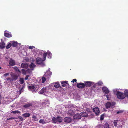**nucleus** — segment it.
<instances>
[{"label":"nucleus","mask_w":128,"mask_h":128,"mask_svg":"<svg viewBox=\"0 0 128 128\" xmlns=\"http://www.w3.org/2000/svg\"><path fill=\"white\" fill-rule=\"evenodd\" d=\"M113 91L114 93L116 95L118 99L123 100L125 97V96L123 93L118 91L117 89H114Z\"/></svg>","instance_id":"f257e3e1"},{"label":"nucleus","mask_w":128,"mask_h":128,"mask_svg":"<svg viewBox=\"0 0 128 128\" xmlns=\"http://www.w3.org/2000/svg\"><path fill=\"white\" fill-rule=\"evenodd\" d=\"M112 122H113L114 125L115 126L118 127L119 128H121L122 127V122L120 120H113Z\"/></svg>","instance_id":"f03ea898"},{"label":"nucleus","mask_w":128,"mask_h":128,"mask_svg":"<svg viewBox=\"0 0 128 128\" xmlns=\"http://www.w3.org/2000/svg\"><path fill=\"white\" fill-rule=\"evenodd\" d=\"M62 119L60 116H58L56 118L54 117L52 119V120L54 123H56L57 122L60 123L62 122Z\"/></svg>","instance_id":"7ed1b4c3"},{"label":"nucleus","mask_w":128,"mask_h":128,"mask_svg":"<svg viewBox=\"0 0 128 128\" xmlns=\"http://www.w3.org/2000/svg\"><path fill=\"white\" fill-rule=\"evenodd\" d=\"M50 69L49 68L48 70L45 72L44 76H46L47 79H49L52 74V72L50 71Z\"/></svg>","instance_id":"20e7f679"},{"label":"nucleus","mask_w":128,"mask_h":128,"mask_svg":"<svg viewBox=\"0 0 128 128\" xmlns=\"http://www.w3.org/2000/svg\"><path fill=\"white\" fill-rule=\"evenodd\" d=\"M115 104L114 102H108L106 104V106L107 108H108L110 107L113 108Z\"/></svg>","instance_id":"39448f33"},{"label":"nucleus","mask_w":128,"mask_h":128,"mask_svg":"<svg viewBox=\"0 0 128 128\" xmlns=\"http://www.w3.org/2000/svg\"><path fill=\"white\" fill-rule=\"evenodd\" d=\"M36 62L37 63L39 64H41L42 66H45L44 64V63L43 60L40 58H36Z\"/></svg>","instance_id":"423d86ee"},{"label":"nucleus","mask_w":128,"mask_h":128,"mask_svg":"<svg viewBox=\"0 0 128 128\" xmlns=\"http://www.w3.org/2000/svg\"><path fill=\"white\" fill-rule=\"evenodd\" d=\"M94 112H95L96 115H98L100 113V111L98 107H95L93 109Z\"/></svg>","instance_id":"0eeeda50"},{"label":"nucleus","mask_w":128,"mask_h":128,"mask_svg":"<svg viewBox=\"0 0 128 128\" xmlns=\"http://www.w3.org/2000/svg\"><path fill=\"white\" fill-rule=\"evenodd\" d=\"M77 86L79 88H82L85 86L84 84L82 83H78L77 84Z\"/></svg>","instance_id":"6e6552de"},{"label":"nucleus","mask_w":128,"mask_h":128,"mask_svg":"<svg viewBox=\"0 0 128 128\" xmlns=\"http://www.w3.org/2000/svg\"><path fill=\"white\" fill-rule=\"evenodd\" d=\"M48 88H43L41 90L39 91V94H42L45 92H48Z\"/></svg>","instance_id":"1a4fd4ad"},{"label":"nucleus","mask_w":128,"mask_h":128,"mask_svg":"<svg viewBox=\"0 0 128 128\" xmlns=\"http://www.w3.org/2000/svg\"><path fill=\"white\" fill-rule=\"evenodd\" d=\"M9 66H14L16 64V62L15 60L12 58L10 59L9 61Z\"/></svg>","instance_id":"9d476101"},{"label":"nucleus","mask_w":128,"mask_h":128,"mask_svg":"<svg viewBox=\"0 0 128 128\" xmlns=\"http://www.w3.org/2000/svg\"><path fill=\"white\" fill-rule=\"evenodd\" d=\"M21 67L24 68V69H26L28 67V65L27 63H22L21 65Z\"/></svg>","instance_id":"9b49d317"},{"label":"nucleus","mask_w":128,"mask_h":128,"mask_svg":"<svg viewBox=\"0 0 128 128\" xmlns=\"http://www.w3.org/2000/svg\"><path fill=\"white\" fill-rule=\"evenodd\" d=\"M84 85L85 86H90L92 84H93V82H92L90 81H86L84 82Z\"/></svg>","instance_id":"f8f14e48"},{"label":"nucleus","mask_w":128,"mask_h":128,"mask_svg":"<svg viewBox=\"0 0 128 128\" xmlns=\"http://www.w3.org/2000/svg\"><path fill=\"white\" fill-rule=\"evenodd\" d=\"M103 92L106 94H108L109 92L108 89L106 86H104L102 88Z\"/></svg>","instance_id":"ddd939ff"},{"label":"nucleus","mask_w":128,"mask_h":128,"mask_svg":"<svg viewBox=\"0 0 128 128\" xmlns=\"http://www.w3.org/2000/svg\"><path fill=\"white\" fill-rule=\"evenodd\" d=\"M42 105H43L44 106H48V104H50V102L48 100H44V102H42L41 103Z\"/></svg>","instance_id":"4468645a"},{"label":"nucleus","mask_w":128,"mask_h":128,"mask_svg":"<svg viewBox=\"0 0 128 128\" xmlns=\"http://www.w3.org/2000/svg\"><path fill=\"white\" fill-rule=\"evenodd\" d=\"M74 119H80L81 118V116L80 114H76L74 116Z\"/></svg>","instance_id":"2eb2a0df"},{"label":"nucleus","mask_w":128,"mask_h":128,"mask_svg":"<svg viewBox=\"0 0 128 128\" xmlns=\"http://www.w3.org/2000/svg\"><path fill=\"white\" fill-rule=\"evenodd\" d=\"M6 31H4V34L5 36L8 38L12 36V35L10 33L8 32L6 33Z\"/></svg>","instance_id":"dca6fc26"},{"label":"nucleus","mask_w":128,"mask_h":128,"mask_svg":"<svg viewBox=\"0 0 128 128\" xmlns=\"http://www.w3.org/2000/svg\"><path fill=\"white\" fill-rule=\"evenodd\" d=\"M38 50L37 48H35L33 50V53L35 56H36L38 53Z\"/></svg>","instance_id":"f3484780"},{"label":"nucleus","mask_w":128,"mask_h":128,"mask_svg":"<svg viewBox=\"0 0 128 128\" xmlns=\"http://www.w3.org/2000/svg\"><path fill=\"white\" fill-rule=\"evenodd\" d=\"M47 54V57L48 58L50 59L51 58L52 56V54L51 52L49 50H48L46 52Z\"/></svg>","instance_id":"a211bd4d"},{"label":"nucleus","mask_w":128,"mask_h":128,"mask_svg":"<svg viewBox=\"0 0 128 128\" xmlns=\"http://www.w3.org/2000/svg\"><path fill=\"white\" fill-rule=\"evenodd\" d=\"M66 81H63L61 82L62 84V86L63 87H65L67 86L68 85V83Z\"/></svg>","instance_id":"6ab92c4d"},{"label":"nucleus","mask_w":128,"mask_h":128,"mask_svg":"<svg viewBox=\"0 0 128 128\" xmlns=\"http://www.w3.org/2000/svg\"><path fill=\"white\" fill-rule=\"evenodd\" d=\"M72 120V119L70 117H66L64 118V121L65 122L69 123Z\"/></svg>","instance_id":"aec40b11"},{"label":"nucleus","mask_w":128,"mask_h":128,"mask_svg":"<svg viewBox=\"0 0 128 128\" xmlns=\"http://www.w3.org/2000/svg\"><path fill=\"white\" fill-rule=\"evenodd\" d=\"M29 66L31 70H33L34 68L36 67V65L32 63Z\"/></svg>","instance_id":"412c9836"},{"label":"nucleus","mask_w":128,"mask_h":128,"mask_svg":"<svg viewBox=\"0 0 128 128\" xmlns=\"http://www.w3.org/2000/svg\"><path fill=\"white\" fill-rule=\"evenodd\" d=\"M5 46V43L3 42L0 43V48L2 49L4 48Z\"/></svg>","instance_id":"4be33fe9"},{"label":"nucleus","mask_w":128,"mask_h":128,"mask_svg":"<svg viewBox=\"0 0 128 128\" xmlns=\"http://www.w3.org/2000/svg\"><path fill=\"white\" fill-rule=\"evenodd\" d=\"M11 44H12V46L14 47H16L18 44V43L14 41H10Z\"/></svg>","instance_id":"5701e85b"},{"label":"nucleus","mask_w":128,"mask_h":128,"mask_svg":"<svg viewBox=\"0 0 128 128\" xmlns=\"http://www.w3.org/2000/svg\"><path fill=\"white\" fill-rule=\"evenodd\" d=\"M28 88L32 92H34V86H29Z\"/></svg>","instance_id":"b1692460"},{"label":"nucleus","mask_w":128,"mask_h":128,"mask_svg":"<svg viewBox=\"0 0 128 128\" xmlns=\"http://www.w3.org/2000/svg\"><path fill=\"white\" fill-rule=\"evenodd\" d=\"M80 114L81 116L82 117H86L88 116V114L86 112H83L80 113Z\"/></svg>","instance_id":"393cba45"},{"label":"nucleus","mask_w":128,"mask_h":128,"mask_svg":"<svg viewBox=\"0 0 128 128\" xmlns=\"http://www.w3.org/2000/svg\"><path fill=\"white\" fill-rule=\"evenodd\" d=\"M30 114L28 113H26L22 114V116L24 117L25 118L28 117L30 116Z\"/></svg>","instance_id":"a878e982"},{"label":"nucleus","mask_w":128,"mask_h":128,"mask_svg":"<svg viewBox=\"0 0 128 128\" xmlns=\"http://www.w3.org/2000/svg\"><path fill=\"white\" fill-rule=\"evenodd\" d=\"M40 88V86L39 85H34V92H36Z\"/></svg>","instance_id":"bb28decb"},{"label":"nucleus","mask_w":128,"mask_h":128,"mask_svg":"<svg viewBox=\"0 0 128 128\" xmlns=\"http://www.w3.org/2000/svg\"><path fill=\"white\" fill-rule=\"evenodd\" d=\"M32 104L28 103L24 105V106L23 107L25 108H27L30 106H32Z\"/></svg>","instance_id":"cd10ccee"},{"label":"nucleus","mask_w":128,"mask_h":128,"mask_svg":"<svg viewBox=\"0 0 128 128\" xmlns=\"http://www.w3.org/2000/svg\"><path fill=\"white\" fill-rule=\"evenodd\" d=\"M39 122L40 123H41L42 124H46L48 122H46L43 119H40L39 121Z\"/></svg>","instance_id":"c85d7f7f"},{"label":"nucleus","mask_w":128,"mask_h":128,"mask_svg":"<svg viewBox=\"0 0 128 128\" xmlns=\"http://www.w3.org/2000/svg\"><path fill=\"white\" fill-rule=\"evenodd\" d=\"M11 76L13 80H16L18 78L17 76L16 75L14 74H12Z\"/></svg>","instance_id":"c756f323"},{"label":"nucleus","mask_w":128,"mask_h":128,"mask_svg":"<svg viewBox=\"0 0 128 128\" xmlns=\"http://www.w3.org/2000/svg\"><path fill=\"white\" fill-rule=\"evenodd\" d=\"M60 86V85L58 82H55L54 83V86L56 88H59Z\"/></svg>","instance_id":"7c9ffc66"},{"label":"nucleus","mask_w":128,"mask_h":128,"mask_svg":"<svg viewBox=\"0 0 128 128\" xmlns=\"http://www.w3.org/2000/svg\"><path fill=\"white\" fill-rule=\"evenodd\" d=\"M12 46V44H11V42H10V41L9 42L8 45L6 46V48L7 49H8L9 48H10Z\"/></svg>","instance_id":"2f4dec72"},{"label":"nucleus","mask_w":128,"mask_h":128,"mask_svg":"<svg viewBox=\"0 0 128 128\" xmlns=\"http://www.w3.org/2000/svg\"><path fill=\"white\" fill-rule=\"evenodd\" d=\"M42 83H44L46 80L48 79H46V76H44V75L42 77Z\"/></svg>","instance_id":"473e14b6"},{"label":"nucleus","mask_w":128,"mask_h":128,"mask_svg":"<svg viewBox=\"0 0 128 128\" xmlns=\"http://www.w3.org/2000/svg\"><path fill=\"white\" fill-rule=\"evenodd\" d=\"M46 52H44L43 55V58L44 61L46 60Z\"/></svg>","instance_id":"72a5a7b5"},{"label":"nucleus","mask_w":128,"mask_h":128,"mask_svg":"<svg viewBox=\"0 0 128 128\" xmlns=\"http://www.w3.org/2000/svg\"><path fill=\"white\" fill-rule=\"evenodd\" d=\"M104 128H110L109 125L107 122L105 123L104 125Z\"/></svg>","instance_id":"f704fd0d"},{"label":"nucleus","mask_w":128,"mask_h":128,"mask_svg":"<svg viewBox=\"0 0 128 128\" xmlns=\"http://www.w3.org/2000/svg\"><path fill=\"white\" fill-rule=\"evenodd\" d=\"M68 113L69 115H72L74 114V112L73 110H70L68 111Z\"/></svg>","instance_id":"c9c22d12"},{"label":"nucleus","mask_w":128,"mask_h":128,"mask_svg":"<svg viewBox=\"0 0 128 128\" xmlns=\"http://www.w3.org/2000/svg\"><path fill=\"white\" fill-rule=\"evenodd\" d=\"M125 96V97L126 96L127 97H128V90H126L124 91V93Z\"/></svg>","instance_id":"e433bc0d"},{"label":"nucleus","mask_w":128,"mask_h":128,"mask_svg":"<svg viewBox=\"0 0 128 128\" xmlns=\"http://www.w3.org/2000/svg\"><path fill=\"white\" fill-rule=\"evenodd\" d=\"M12 113H13L14 114H18L20 113V112L18 110H16L14 111H12L11 112Z\"/></svg>","instance_id":"4c0bfd02"},{"label":"nucleus","mask_w":128,"mask_h":128,"mask_svg":"<svg viewBox=\"0 0 128 128\" xmlns=\"http://www.w3.org/2000/svg\"><path fill=\"white\" fill-rule=\"evenodd\" d=\"M43 52H44V51L43 50H38V54L39 55H41Z\"/></svg>","instance_id":"58836bf2"},{"label":"nucleus","mask_w":128,"mask_h":128,"mask_svg":"<svg viewBox=\"0 0 128 128\" xmlns=\"http://www.w3.org/2000/svg\"><path fill=\"white\" fill-rule=\"evenodd\" d=\"M19 81L21 84H23L24 82V79L22 78H20Z\"/></svg>","instance_id":"ea45409f"},{"label":"nucleus","mask_w":128,"mask_h":128,"mask_svg":"<svg viewBox=\"0 0 128 128\" xmlns=\"http://www.w3.org/2000/svg\"><path fill=\"white\" fill-rule=\"evenodd\" d=\"M96 84L99 86H101L102 85L103 83L102 82L99 81Z\"/></svg>","instance_id":"a19ab883"},{"label":"nucleus","mask_w":128,"mask_h":128,"mask_svg":"<svg viewBox=\"0 0 128 128\" xmlns=\"http://www.w3.org/2000/svg\"><path fill=\"white\" fill-rule=\"evenodd\" d=\"M24 60L27 62H28L30 61L28 57H25L24 59Z\"/></svg>","instance_id":"79ce46f5"},{"label":"nucleus","mask_w":128,"mask_h":128,"mask_svg":"<svg viewBox=\"0 0 128 128\" xmlns=\"http://www.w3.org/2000/svg\"><path fill=\"white\" fill-rule=\"evenodd\" d=\"M24 69H22V74H26V70H24Z\"/></svg>","instance_id":"37998d69"},{"label":"nucleus","mask_w":128,"mask_h":128,"mask_svg":"<svg viewBox=\"0 0 128 128\" xmlns=\"http://www.w3.org/2000/svg\"><path fill=\"white\" fill-rule=\"evenodd\" d=\"M18 118L22 122L24 120V119L21 116H18Z\"/></svg>","instance_id":"c03bdc74"},{"label":"nucleus","mask_w":128,"mask_h":128,"mask_svg":"<svg viewBox=\"0 0 128 128\" xmlns=\"http://www.w3.org/2000/svg\"><path fill=\"white\" fill-rule=\"evenodd\" d=\"M29 60L30 61H32V62H34L35 61V59L32 57L30 58Z\"/></svg>","instance_id":"a18cd8bd"},{"label":"nucleus","mask_w":128,"mask_h":128,"mask_svg":"<svg viewBox=\"0 0 128 128\" xmlns=\"http://www.w3.org/2000/svg\"><path fill=\"white\" fill-rule=\"evenodd\" d=\"M106 97L107 100H110V96L108 95H106Z\"/></svg>","instance_id":"49530a36"},{"label":"nucleus","mask_w":128,"mask_h":128,"mask_svg":"<svg viewBox=\"0 0 128 128\" xmlns=\"http://www.w3.org/2000/svg\"><path fill=\"white\" fill-rule=\"evenodd\" d=\"M29 48L30 49H32L35 48L34 46H29Z\"/></svg>","instance_id":"de8ad7c7"},{"label":"nucleus","mask_w":128,"mask_h":128,"mask_svg":"<svg viewBox=\"0 0 128 128\" xmlns=\"http://www.w3.org/2000/svg\"><path fill=\"white\" fill-rule=\"evenodd\" d=\"M22 90V88L20 89L19 91L18 92V94H19V95H20L21 94V93L22 92L21 91Z\"/></svg>","instance_id":"09e8293b"},{"label":"nucleus","mask_w":128,"mask_h":128,"mask_svg":"<svg viewBox=\"0 0 128 128\" xmlns=\"http://www.w3.org/2000/svg\"><path fill=\"white\" fill-rule=\"evenodd\" d=\"M29 76H30L29 75H26V76L25 77V80H27L28 79V78Z\"/></svg>","instance_id":"8fccbe9b"},{"label":"nucleus","mask_w":128,"mask_h":128,"mask_svg":"<svg viewBox=\"0 0 128 128\" xmlns=\"http://www.w3.org/2000/svg\"><path fill=\"white\" fill-rule=\"evenodd\" d=\"M123 112L121 110H119L117 112H116V114H118L120 113H122V112Z\"/></svg>","instance_id":"3c124183"},{"label":"nucleus","mask_w":128,"mask_h":128,"mask_svg":"<svg viewBox=\"0 0 128 128\" xmlns=\"http://www.w3.org/2000/svg\"><path fill=\"white\" fill-rule=\"evenodd\" d=\"M9 75V73H6L4 74V76H6L8 75Z\"/></svg>","instance_id":"603ef678"},{"label":"nucleus","mask_w":128,"mask_h":128,"mask_svg":"<svg viewBox=\"0 0 128 128\" xmlns=\"http://www.w3.org/2000/svg\"><path fill=\"white\" fill-rule=\"evenodd\" d=\"M15 118H14V117H11L10 118H8L7 120H12V119H14Z\"/></svg>","instance_id":"864d4df0"},{"label":"nucleus","mask_w":128,"mask_h":128,"mask_svg":"<svg viewBox=\"0 0 128 128\" xmlns=\"http://www.w3.org/2000/svg\"><path fill=\"white\" fill-rule=\"evenodd\" d=\"M77 80L76 79H74L72 80V82H76Z\"/></svg>","instance_id":"5fc2aeb1"},{"label":"nucleus","mask_w":128,"mask_h":128,"mask_svg":"<svg viewBox=\"0 0 128 128\" xmlns=\"http://www.w3.org/2000/svg\"><path fill=\"white\" fill-rule=\"evenodd\" d=\"M32 118L34 119H36L37 118L36 116L34 115L32 116Z\"/></svg>","instance_id":"6e6d98bb"},{"label":"nucleus","mask_w":128,"mask_h":128,"mask_svg":"<svg viewBox=\"0 0 128 128\" xmlns=\"http://www.w3.org/2000/svg\"><path fill=\"white\" fill-rule=\"evenodd\" d=\"M14 68L15 69V70H16L17 71L18 70V68L17 67H14Z\"/></svg>","instance_id":"4d7b16f0"},{"label":"nucleus","mask_w":128,"mask_h":128,"mask_svg":"<svg viewBox=\"0 0 128 128\" xmlns=\"http://www.w3.org/2000/svg\"><path fill=\"white\" fill-rule=\"evenodd\" d=\"M11 79L10 78H7L6 79V80H7L8 81V80H10Z\"/></svg>","instance_id":"13d9d810"},{"label":"nucleus","mask_w":128,"mask_h":128,"mask_svg":"<svg viewBox=\"0 0 128 128\" xmlns=\"http://www.w3.org/2000/svg\"><path fill=\"white\" fill-rule=\"evenodd\" d=\"M104 119L102 117V116H101L100 118V120H103Z\"/></svg>","instance_id":"bf43d9fd"},{"label":"nucleus","mask_w":128,"mask_h":128,"mask_svg":"<svg viewBox=\"0 0 128 128\" xmlns=\"http://www.w3.org/2000/svg\"><path fill=\"white\" fill-rule=\"evenodd\" d=\"M75 110L76 111V110H77V111H78V110H79L78 109H77L76 110Z\"/></svg>","instance_id":"052dcab7"},{"label":"nucleus","mask_w":128,"mask_h":128,"mask_svg":"<svg viewBox=\"0 0 128 128\" xmlns=\"http://www.w3.org/2000/svg\"><path fill=\"white\" fill-rule=\"evenodd\" d=\"M34 120L36 121H37L38 120V119H37V120Z\"/></svg>","instance_id":"680f3d73"},{"label":"nucleus","mask_w":128,"mask_h":128,"mask_svg":"<svg viewBox=\"0 0 128 128\" xmlns=\"http://www.w3.org/2000/svg\"><path fill=\"white\" fill-rule=\"evenodd\" d=\"M1 68H2L0 67V69H1Z\"/></svg>","instance_id":"e2e57ef3"}]
</instances>
